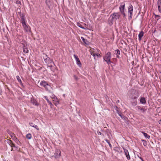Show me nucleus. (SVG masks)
Masks as SVG:
<instances>
[{"label": "nucleus", "mask_w": 161, "mask_h": 161, "mask_svg": "<svg viewBox=\"0 0 161 161\" xmlns=\"http://www.w3.org/2000/svg\"><path fill=\"white\" fill-rule=\"evenodd\" d=\"M29 124L31 126L33 127H34L35 124H34L33 123H30Z\"/></svg>", "instance_id": "nucleus-31"}, {"label": "nucleus", "mask_w": 161, "mask_h": 161, "mask_svg": "<svg viewBox=\"0 0 161 161\" xmlns=\"http://www.w3.org/2000/svg\"><path fill=\"white\" fill-rule=\"evenodd\" d=\"M95 54L96 53L93 52L91 53V54L94 57L95 59Z\"/></svg>", "instance_id": "nucleus-30"}, {"label": "nucleus", "mask_w": 161, "mask_h": 161, "mask_svg": "<svg viewBox=\"0 0 161 161\" xmlns=\"http://www.w3.org/2000/svg\"><path fill=\"white\" fill-rule=\"evenodd\" d=\"M23 51L25 53H28V50L27 48H26L25 46H24V47L23 48Z\"/></svg>", "instance_id": "nucleus-19"}, {"label": "nucleus", "mask_w": 161, "mask_h": 161, "mask_svg": "<svg viewBox=\"0 0 161 161\" xmlns=\"http://www.w3.org/2000/svg\"><path fill=\"white\" fill-rule=\"evenodd\" d=\"M159 124H161V119L159 121Z\"/></svg>", "instance_id": "nucleus-40"}, {"label": "nucleus", "mask_w": 161, "mask_h": 161, "mask_svg": "<svg viewBox=\"0 0 161 161\" xmlns=\"http://www.w3.org/2000/svg\"><path fill=\"white\" fill-rule=\"evenodd\" d=\"M142 133L144 136L146 137L148 139H149L150 136L148 135L146 133H145L144 132H142Z\"/></svg>", "instance_id": "nucleus-21"}, {"label": "nucleus", "mask_w": 161, "mask_h": 161, "mask_svg": "<svg viewBox=\"0 0 161 161\" xmlns=\"http://www.w3.org/2000/svg\"><path fill=\"white\" fill-rule=\"evenodd\" d=\"M31 102L34 105H37V104L36 103V100L34 99L31 98Z\"/></svg>", "instance_id": "nucleus-18"}, {"label": "nucleus", "mask_w": 161, "mask_h": 161, "mask_svg": "<svg viewBox=\"0 0 161 161\" xmlns=\"http://www.w3.org/2000/svg\"><path fill=\"white\" fill-rule=\"evenodd\" d=\"M26 137L29 139H30L31 138V134H28L26 136Z\"/></svg>", "instance_id": "nucleus-23"}, {"label": "nucleus", "mask_w": 161, "mask_h": 161, "mask_svg": "<svg viewBox=\"0 0 161 161\" xmlns=\"http://www.w3.org/2000/svg\"><path fill=\"white\" fill-rule=\"evenodd\" d=\"M16 3H17V4H20L21 2H20V1L18 0H17L16 1Z\"/></svg>", "instance_id": "nucleus-33"}, {"label": "nucleus", "mask_w": 161, "mask_h": 161, "mask_svg": "<svg viewBox=\"0 0 161 161\" xmlns=\"http://www.w3.org/2000/svg\"><path fill=\"white\" fill-rule=\"evenodd\" d=\"M2 92V90L1 88H0V94H1V93Z\"/></svg>", "instance_id": "nucleus-38"}, {"label": "nucleus", "mask_w": 161, "mask_h": 161, "mask_svg": "<svg viewBox=\"0 0 161 161\" xmlns=\"http://www.w3.org/2000/svg\"><path fill=\"white\" fill-rule=\"evenodd\" d=\"M140 102L142 104H145L146 102L145 98L144 97H141L140 100Z\"/></svg>", "instance_id": "nucleus-17"}, {"label": "nucleus", "mask_w": 161, "mask_h": 161, "mask_svg": "<svg viewBox=\"0 0 161 161\" xmlns=\"http://www.w3.org/2000/svg\"><path fill=\"white\" fill-rule=\"evenodd\" d=\"M97 134L99 135H101L102 134L101 133L100 131H97Z\"/></svg>", "instance_id": "nucleus-36"}, {"label": "nucleus", "mask_w": 161, "mask_h": 161, "mask_svg": "<svg viewBox=\"0 0 161 161\" xmlns=\"http://www.w3.org/2000/svg\"><path fill=\"white\" fill-rule=\"evenodd\" d=\"M158 10L161 13V0H158Z\"/></svg>", "instance_id": "nucleus-12"}, {"label": "nucleus", "mask_w": 161, "mask_h": 161, "mask_svg": "<svg viewBox=\"0 0 161 161\" xmlns=\"http://www.w3.org/2000/svg\"><path fill=\"white\" fill-rule=\"evenodd\" d=\"M133 11V7L130 4L128 7V19H130L132 18V14Z\"/></svg>", "instance_id": "nucleus-5"}, {"label": "nucleus", "mask_w": 161, "mask_h": 161, "mask_svg": "<svg viewBox=\"0 0 161 161\" xmlns=\"http://www.w3.org/2000/svg\"><path fill=\"white\" fill-rule=\"evenodd\" d=\"M127 94L128 97L132 99H136L139 96L138 92L136 90L133 89L129 91Z\"/></svg>", "instance_id": "nucleus-1"}, {"label": "nucleus", "mask_w": 161, "mask_h": 161, "mask_svg": "<svg viewBox=\"0 0 161 161\" xmlns=\"http://www.w3.org/2000/svg\"><path fill=\"white\" fill-rule=\"evenodd\" d=\"M104 61H106L107 64H109L111 63V62L110 59L104 60Z\"/></svg>", "instance_id": "nucleus-27"}, {"label": "nucleus", "mask_w": 161, "mask_h": 161, "mask_svg": "<svg viewBox=\"0 0 161 161\" xmlns=\"http://www.w3.org/2000/svg\"><path fill=\"white\" fill-rule=\"evenodd\" d=\"M140 159L142 160V161H144L143 159L141 157L140 158Z\"/></svg>", "instance_id": "nucleus-42"}, {"label": "nucleus", "mask_w": 161, "mask_h": 161, "mask_svg": "<svg viewBox=\"0 0 161 161\" xmlns=\"http://www.w3.org/2000/svg\"><path fill=\"white\" fill-rule=\"evenodd\" d=\"M125 4L124 3H122L121 4L119 8L121 13L123 14L124 16L125 17L126 14L124 12V9L125 7Z\"/></svg>", "instance_id": "nucleus-7"}, {"label": "nucleus", "mask_w": 161, "mask_h": 161, "mask_svg": "<svg viewBox=\"0 0 161 161\" xmlns=\"http://www.w3.org/2000/svg\"><path fill=\"white\" fill-rule=\"evenodd\" d=\"M47 58H46V59H45V62H46L47 63Z\"/></svg>", "instance_id": "nucleus-39"}, {"label": "nucleus", "mask_w": 161, "mask_h": 161, "mask_svg": "<svg viewBox=\"0 0 161 161\" xmlns=\"http://www.w3.org/2000/svg\"><path fill=\"white\" fill-rule=\"evenodd\" d=\"M81 28H82V29H85L82 26V27H81Z\"/></svg>", "instance_id": "nucleus-44"}, {"label": "nucleus", "mask_w": 161, "mask_h": 161, "mask_svg": "<svg viewBox=\"0 0 161 161\" xmlns=\"http://www.w3.org/2000/svg\"><path fill=\"white\" fill-rule=\"evenodd\" d=\"M81 28H82V29H85L82 26V27H81Z\"/></svg>", "instance_id": "nucleus-43"}, {"label": "nucleus", "mask_w": 161, "mask_h": 161, "mask_svg": "<svg viewBox=\"0 0 161 161\" xmlns=\"http://www.w3.org/2000/svg\"><path fill=\"white\" fill-rule=\"evenodd\" d=\"M142 142L143 145L144 146H146L147 144V142L144 140H142Z\"/></svg>", "instance_id": "nucleus-25"}, {"label": "nucleus", "mask_w": 161, "mask_h": 161, "mask_svg": "<svg viewBox=\"0 0 161 161\" xmlns=\"http://www.w3.org/2000/svg\"><path fill=\"white\" fill-rule=\"evenodd\" d=\"M116 111H117V113L119 115V116H120L121 117L122 119L124 118V117L122 116L121 114V112L119 110H118L117 109L118 108L117 106H116Z\"/></svg>", "instance_id": "nucleus-14"}, {"label": "nucleus", "mask_w": 161, "mask_h": 161, "mask_svg": "<svg viewBox=\"0 0 161 161\" xmlns=\"http://www.w3.org/2000/svg\"><path fill=\"white\" fill-rule=\"evenodd\" d=\"M33 127L35 128L37 130H39V128L38 127V126L37 125H34V127Z\"/></svg>", "instance_id": "nucleus-29"}, {"label": "nucleus", "mask_w": 161, "mask_h": 161, "mask_svg": "<svg viewBox=\"0 0 161 161\" xmlns=\"http://www.w3.org/2000/svg\"><path fill=\"white\" fill-rule=\"evenodd\" d=\"M156 17H160V16L158 15H155Z\"/></svg>", "instance_id": "nucleus-41"}, {"label": "nucleus", "mask_w": 161, "mask_h": 161, "mask_svg": "<svg viewBox=\"0 0 161 161\" xmlns=\"http://www.w3.org/2000/svg\"><path fill=\"white\" fill-rule=\"evenodd\" d=\"M13 148H12L11 150H13Z\"/></svg>", "instance_id": "nucleus-47"}, {"label": "nucleus", "mask_w": 161, "mask_h": 161, "mask_svg": "<svg viewBox=\"0 0 161 161\" xmlns=\"http://www.w3.org/2000/svg\"><path fill=\"white\" fill-rule=\"evenodd\" d=\"M44 98H45V99L47 100V102H48V103L50 104V105L51 106L52 105V103L51 102H50V101L49 100H48V97H47V96H44Z\"/></svg>", "instance_id": "nucleus-20"}, {"label": "nucleus", "mask_w": 161, "mask_h": 161, "mask_svg": "<svg viewBox=\"0 0 161 161\" xmlns=\"http://www.w3.org/2000/svg\"><path fill=\"white\" fill-rule=\"evenodd\" d=\"M124 151L125 152V155L127 158L128 159H130V157L129 154V152L126 149H124Z\"/></svg>", "instance_id": "nucleus-11"}, {"label": "nucleus", "mask_w": 161, "mask_h": 161, "mask_svg": "<svg viewBox=\"0 0 161 161\" xmlns=\"http://www.w3.org/2000/svg\"><path fill=\"white\" fill-rule=\"evenodd\" d=\"M105 141L107 142L108 144L109 147L111 148L112 147V145H111L110 143V142L107 139L105 140Z\"/></svg>", "instance_id": "nucleus-28"}, {"label": "nucleus", "mask_w": 161, "mask_h": 161, "mask_svg": "<svg viewBox=\"0 0 161 161\" xmlns=\"http://www.w3.org/2000/svg\"><path fill=\"white\" fill-rule=\"evenodd\" d=\"M109 134H110V133H107V135L108 136V138L109 139L111 140L113 138L112 137V136H111V134L110 135Z\"/></svg>", "instance_id": "nucleus-24"}, {"label": "nucleus", "mask_w": 161, "mask_h": 161, "mask_svg": "<svg viewBox=\"0 0 161 161\" xmlns=\"http://www.w3.org/2000/svg\"><path fill=\"white\" fill-rule=\"evenodd\" d=\"M81 39L82 40L83 42L85 43L86 44H87V43H86V42H87V40H85L83 37H81Z\"/></svg>", "instance_id": "nucleus-26"}, {"label": "nucleus", "mask_w": 161, "mask_h": 161, "mask_svg": "<svg viewBox=\"0 0 161 161\" xmlns=\"http://www.w3.org/2000/svg\"><path fill=\"white\" fill-rule=\"evenodd\" d=\"M115 53L117 55L116 57L118 58H119L120 57L119 56V55H120V52L119 49H117L115 51Z\"/></svg>", "instance_id": "nucleus-16"}, {"label": "nucleus", "mask_w": 161, "mask_h": 161, "mask_svg": "<svg viewBox=\"0 0 161 161\" xmlns=\"http://www.w3.org/2000/svg\"><path fill=\"white\" fill-rule=\"evenodd\" d=\"M79 26L81 28V27H82V26L81 25H80V26Z\"/></svg>", "instance_id": "nucleus-45"}, {"label": "nucleus", "mask_w": 161, "mask_h": 161, "mask_svg": "<svg viewBox=\"0 0 161 161\" xmlns=\"http://www.w3.org/2000/svg\"><path fill=\"white\" fill-rule=\"evenodd\" d=\"M11 146L12 147H16L15 146V145L14 144H13V143H12L11 145Z\"/></svg>", "instance_id": "nucleus-34"}, {"label": "nucleus", "mask_w": 161, "mask_h": 161, "mask_svg": "<svg viewBox=\"0 0 161 161\" xmlns=\"http://www.w3.org/2000/svg\"><path fill=\"white\" fill-rule=\"evenodd\" d=\"M16 78L17 80H18V81L20 83L21 85H22V82L19 76L18 75L17 76Z\"/></svg>", "instance_id": "nucleus-22"}, {"label": "nucleus", "mask_w": 161, "mask_h": 161, "mask_svg": "<svg viewBox=\"0 0 161 161\" xmlns=\"http://www.w3.org/2000/svg\"><path fill=\"white\" fill-rule=\"evenodd\" d=\"M138 109L142 113H144L145 111H146L147 109H145L143 107H141L139 106H138L137 107Z\"/></svg>", "instance_id": "nucleus-10"}, {"label": "nucleus", "mask_w": 161, "mask_h": 161, "mask_svg": "<svg viewBox=\"0 0 161 161\" xmlns=\"http://www.w3.org/2000/svg\"><path fill=\"white\" fill-rule=\"evenodd\" d=\"M120 16L119 14L118 13H114L110 16V18H111V20L108 23L110 25L113 24V21L119 19Z\"/></svg>", "instance_id": "nucleus-3"}, {"label": "nucleus", "mask_w": 161, "mask_h": 161, "mask_svg": "<svg viewBox=\"0 0 161 161\" xmlns=\"http://www.w3.org/2000/svg\"><path fill=\"white\" fill-rule=\"evenodd\" d=\"M74 77L75 79H76V80H77L78 79L77 77L75 75H74Z\"/></svg>", "instance_id": "nucleus-37"}, {"label": "nucleus", "mask_w": 161, "mask_h": 161, "mask_svg": "<svg viewBox=\"0 0 161 161\" xmlns=\"http://www.w3.org/2000/svg\"><path fill=\"white\" fill-rule=\"evenodd\" d=\"M19 15L20 17V20L22 23V25L23 26L25 30L26 31H30V27L26 25L25 23V20L24 18L25 16L23 14H21V12H18Z\"/></svg>", "instance_id": "nucleus-2"}, {"label": "nucleus", "mask_w": 161, "mask_h": 161, "mask_svg": "<svg viewBox=\"0 0 161 161\" xmlns=\"http://www.w3.org/2000/svg\"><path fill=\"white\" fill-rule=\"evenodd\" d=\"M39 85L41 86H43L45 87L46 90L47 91H48L49 92H52L51 90L52 89V88L46 81L43 80L41 81L39 83Z\"/></svg>", "instance_id": "nucleus-4"}, {"label": "nucleus", "mask_w": 161, "mask_h": 161, "mask_svg": "<svg viewBox=\"0 0 161 161\" xmlns=\"http://www.w3.org/2000/svg\"><path fill=\"white\" fill-rule=\"evenodd\" d=\"M50 63L51 64L50 65H48V66L52 67V64H54L53 63L52 61H51Z\"/></svg>", "instance_id": "nucleus-35"}, {"label": "nucleus", "mask_w": 161, "mask_h": 161, "mask_svg": "<svg viewBox=\"0 0 161 161\" xmlns=\"http://www.w3.org/2000/svg\"><path fill=\"white\" fill-rule=\"evenodd\" d=\"M61 155V151L59 150H56L54 155L52 156V158L54 157L56 159L60 158Z\"/></svg>", "instance_id": "nucleus-6"}, {"label": "nucleus", "mask_w": 161, "mask_h": 161, "mask_svg": "<svg viewBox=\"0 0 161 161\" xmlns=\"http://www.w3.org/2000/svg\"><path fill=\"white\" fill-rule=\"evenodd\" d=\"M111 58V53L110 52H108L105 55L104 57V60L110 59Z\"/></svg>", "instance_id": "nucleus-8"}, {"label": "nucleus", "mask_w": 161, "mask_h": 161, "mask_svg": "<svg viewBox=\"0 0 161 161\" xmlns=\"http://www.w3.org/2000/svg\"><path fill=\"white\" fill-rule=\"evenodd\" d=\"M100 56V55L98 53H96L95 54V57L96 56L97 57H99Z\"/></svg>", "instance_id": "nucleus-32"}, {"label": "nucleus", "mask_w": 161, "mask_h": 161, "mask_svg": "<svg viewBox=\"0 0 161 161\" xmlns=\"http://www.w3.org/2000/svg\"><path fill=\"white\" fill-rule=\"evenodd\" d=\"M74 56L75 58L77 64L80 67H81V64L78 56L75 54L74 55Z\"/></svg>", "instance_id": "nucleus-9"}, {"label": "nucleus", "mask_w": 161, "mask_h": 161, "mask_svg": "<svg viewBox=\"0 0 161 161\" xmlns=\"http://www.w3.org/2000/svg\"><path fill=\"white\" fill-rule=\"evenodd\" d=\"M143 31H141L139 34L138 36H139V40H141V38L143 36Z\"/></svg>", "instance_id": "nucleus-15"}, {"label": "nucleus", "mask_w": 161, "mask_h": 161, "mask_svg": "<svg viewBox=\"0 0 161 161\" xmlns=\"http://www.w3.org/2000/svg\"><path fill=\"white\" fill-rule=\"evenodd\" d=\"M46 3L47 5L49 8H50V6L51 5L52 3L51 2V0H46Z\"/></svg>", "instance_id": "nucleus-13"}, {"label": "nucleus", "mask_w": 161, "mask_h": 161, "mask_svg": "<svg viewBox=\"0 0 161 161\" xmlns=\"http://www.w3.org/2000/svg\"><path fill=\"white\" fill-rule=\"evenodd\" d=\"M117 102H119V100H118V101H117Z\"/></svg>", "instance_id": "nucleus-46"}]
</instances>
